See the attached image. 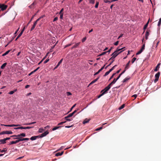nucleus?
<instances>
[{
  "label": "nucleus",
  "instance_id": "obj_1",
  "mask_svg": "<svg viewBox=\"0 0 161 161\" xmlns=\"http://www.w3.org/2000/svg\"><path fill=\"white\" fill-rule=\"evenodd\" d=\"M124 50H122V51H120L119 53L117 52V51H114L112 54L111 56H112V57L110 58L109 60L111 59L114 60V58L120 53H121Z\"/></svg>",
  "mask_w": 161,
  "mask_h": 161
},
{
  "label": "nucleus",
  "instance_id": "obj_2",
  "mask_svg": "<svg viewBox=\"0 0 161 161\" xmlns=\"http://www.w3.org/2000/svg\"><path fill=\"white\" fill-rule=\"evenodd\" d=\"M111 86L109 84L104 89L101 91V93L103 92L104 94L106 93L109 89L110 88Z\"/></svg>",
  "mask_w": 161,
  "mask_h": 161
},
{
  "label": "nucleus",
  "instance_id": "obj_3",
  "mask_svg": "<svg viewBox=\"0 0 161 161\" xmlns=\"http://www.w3.org/2000/svg\"><path fill=\"white\" fill-rule=\"evenodd\" d=\"M15 139H17V140H16L15 141L11 142L9 144L11 145L12 144H16L17 143L19 142L22 141L21 137H18L15 138Z\"/></svg>",
  "mask_w": 161,
  "mask_h": 161
},
{
  "label": "nucleus",
  "instance_id": "obj_4",
  "mask_svg": "<svg viewBox=\"0 0 161 161\" xmlns=\"http://www.w3.org/2000/svg\"><path fill=\"white\" fill-rule=\"evenodd\" d=\"M42 18V17H41L37 19L34 22V23L33 26H32V27H31V31H32V30H33L35 28L36 25L37 24V22L40 20V19H41Z\"/></svg>",
  "mask_w": 161,
  "mask_h": 161
},
{
  "label": "nucleus",
  "instance_id": "obj_5",
  "mask_svg": "<svg viewBox=\"0 0 161 161\" xmlns=\"http://www.w3.org/2000/svg\"><path fill=\"white\" fill-rule=\"evenodd\" d=\"M8 7V6L3 4L0 3V8L2 11H4Z\"/></svg>",
  "mask_w": 161,
  "mask_h": 161
},
{
  "label": "nucleus",
  "instance_id": "obj_6",
  "mask_svg": "<svg viewBox=\"0 0 161 161\" xmlns=\"http://www.w3.org/2000/svg\"><path fill=\"white\" fill-rule=\"evenodd\" d=\"M160 75V72H158L155 75V79L154 80V82H156L158 80L159 76Z\"/></svg>",
  "mask_w": 161,
  "mask_h": 161
},
{
  "label": "nucleus",
  "instance_id": "obj_7",
  "mask_svg": "<svg viewBox=\"0 0 161 161\" xmlns=\"http://www.w3.org/2000/svg\"><path fill=\"white\" fill-rule=\"evenodd\" d=\"M13 134V132L11 130L3 131L0 133V135L4 134Z\"/></svg>",
  "mask_w": 161,
  "mask_h": 161
},
{
  "label": "nucleus",
  "instance_id": "obj_8",
  "mask_svg": "<svg viewBox=\"0 0 161 161\" xmlns=\"http://www.w3.org/2000/svg\"><path fill=\"white\" fill-rule=\"evenodd\" d=\"M4 125L7 127H17L20 125Z\"/></svg>",
  "mask_w": 161,
  "mask_h": 161
},
{
  "label": "nucleus",
  "instance_id": "obj_9",
  "mask_svg": "<svg viewBox=\"0 0 161 161\" xmlns=\"http://www.w3.org/2000/svg\"><path fill=\"white\" fill-rule=\"evenodd\" d=\"M49 133V132L47 131L45 132L44 133H42V134H41V136H40V137H42L44 136H45L46 135H47Z\"/></svg>",
  "mask_w": 161,
  "mask_h": 161
},
{
  "label": "nucleus",
  "instance_id": "obj_10",
  "mask_svg": "<svg viewBox=\"0 0 161 161\" xmlns=\"http://www.w3.org/2000/svg\"><path fill=\"white\" fill-rule=\"evenodd\" d=\"M25 30V28H24V29L22 30L20 32V33L19 34L18 36H17L16 38L15 39V41H16L17 39L22 35L24 31Z\"/></svg>",
  "mask_w": 161,
  "mask_h": 161
},
{
  "label": "nucleus",
  "instance_id": "obj_11",
  "mask_svg": "<svg viewBox=\"0 0 161 161\" xmlns=\"http://www.w3.org/2000/svg\"><path fill=\"white\" fill-rule=\"evenodd\" d=\"M150 31V30H147V31L145 34V38L146 40H147L148 38V36L149 35V32Z\"/></svg>",
  "mask_w": 161,
  "mask_h": 161
},
{
  "label": "nucleus",
  "instance_id": "obj_12",
  "mask_svg": "<svg viewBox=\"0 0 161 161\" xmlns=\"http://www.w3.org/2000/svg\"><path fill=\"white\" fill-rule=\"evenodd\" d=\"M149 20H150V19H149L148 21L147 22V23L145 24V25H144V28L143 29L144 30L143 33L145 31V30L146 29V28H147V26L148 25V24L149 23Z\"/></svg>",
  "mask_w": 161,
  "mask_h": 161
},
{
  "label": "nucleus",
  "instance_id": "obj_13",
  "mask_svg": "<svg viewBox=\"0 0 161 161\" xmlns=\"http://www.w3.org/2000/svg\"><path fill=\"white\" fill-rule=\"evenodd\" d=\"M119 79L117 78L116 79L114 78L113 81L110 83L109 84L112 86L115 83V82H116V81Z\"/></svg>",
  "mask_w": 161,
  "mask_h": 161
},
{
  "label": "nucleus",
  "instance_id": "obj_14",
  "mask_svg": "<svg viewBox=\"0 0 161 161\" xmlns=\"http://www.w3.org/2000/svg\"><path fill=\"white\" fill-rule=\"evenodd\" d=\"M40 137V136H32L30 138V140H36L37 138H39Z\"/></svg>",
  "mask_w": 161,
  "mask_h": 161
},
{
  "label": "nucleus",
  "instance_id": "obj_15",
  "mask_svg": "<svg viewBox=\"0 0 161 161\" xmlns=\"http://www.w3.org/2000/svg\"><path fill=\"white\" fill-rule=\"evenodd\" d=\"M80 42H79L75 43L72 47L71 49H72L74 48H76L80 44Z\"/></svg>",
  "mask_w": 161,
  "mask_h": 161
},
{
  "label": "nucleus",
  "instance_id": "obj_16",
  "mask_svg": "<svg viewBox=\"0 0 161 161\" xmlns=\"http://www.w3.org/2000/svg\"><path fill=\"white\" fill-rule=\"evenodd\" d=\"M160 63H158L157 65V66H156L155 68L154 69V71H157L158 69L159 68H160Z\"/></svg>",
  "mask_w": 161,
  "mask_h": 161
},
{
  "label": "nucleus",
  "instance_id": "obj_17",
  "mask_svg": "<svg viewBox=\"0 0 161 161\" xmlns=\"http://www.w3.org/2000/svg\"><path fill=\"white\" fill-rule=\"evenodd\" d=\"M130 63V61H129L128 62V63L126 64V66L125 67V70H125V71H126V70L127 69L129 68V65Z\"/></svg>",
  "mask_w": 161,
  "mask_h": 161
},
{
  "label": "nucleus",
  "instance_id": "obj_18",
  "mask_svg": "<svg viewBox=\"0 0 161 161\" xmlns=\"http://www.w3.org/2000/svg\"><path fill=\"white\" fill-rule=\"evenodd\" d=\"M99 77H97V78L96 79H95L94 80H93L89 84V85L92 84H93V83H95L97 81V80H98V79H99Z\"/></svg>",
  "mask_w": 161,
  "mask_h": 161
},
{
  "label": "nucleus",
  "instance_id": "obj_19",
  "mask_svg": "<svg viewBox=\"0 0 161 161\" xmlns=\"http://www.w3.org/2000/svg\"><path fill=\"white\" fill-rule=\"evenodd\" d=\"M36 4V3L35 1L31 5L29 6L30 8H32L34 7V5Z\"/></svg>",
  "mask_w": 161,
  "mask_h": 161
},
{
  "label": "nucleus",
  "instance_id": "obj_20",
  "mask_svg": "<svg viewBox=\"0 0 161 161\" xmlns=\"http://www.w3.org/2000/svg\"><path fill=\"white\" fill-rule=\"evenodd\" d=\"M26 136L25 134V133H20L19 134L17 135V136L19 137L22 136V137H25Z\"/></svg>",
  "mask_w": 161,
  "mask_h": 161
},
{
  "label": "nucleus",
  "instance_id": "obj_21",
  "mask_svg": "<svg viewBox=\"0 0 161 161\" xmlns=\"http://www.w3.org/2000/svg\"><path fill=\"white\" fill-rule=\"evenodd\" d=\"M63 153H64V151H62L61 153L58 152L56 154L55 156H61L63 154Z\"/></svg>",
  "mask_w": 161,
  "mask_h": 161
},
{
  "label": "nucleus",
  "instance_id": "obj_22",
  "mask_svg": "<svg viewBox=\"0 0 161 161\" xmlns=\"http://www.w3.org/2000/svg\"><path fill=\"white\" fill-rule=\"evenodd\" d=\"M90 120V119H86L83 121V124H85L86 123H88Z\"/></svg>",
  "mask_w": 161,
  "mask_h": 161
},
{
  "label": "nucleus",
  "instance_id": "obj_23",
  "mask_svg": "<svg viewBox=\"0 0 161 161\" xmlns=\"http://www.w3.org/2000/svg\"><path fill=\"white\" fill-rule=\"evenodd\" d=\"M130 79V77H127L125 78V79H124L123 80V82H125L126 81H128V80H129Z\"/></svg>",
  "mask_w": 161,
  "mask_h": 161
},
{
  "label": "nucleus",
  "instance_id": "obj_24",
  "mask_svg": "<svg viewBox=\"0 0 161 161\" xmlns=\"http://www.w3.org/2000/svg\"><path fill=\"white\" fill-rule=\"evenodd\" d=\"M0 142H1L2 144H5L6 142L5 138L3 139L0 140Z\"/></svg>",
  "mask_w": 161,
  "mask_h": 161
},
{
  "label": "nucleus",
  "instance_id": "obj_25",
  "mask_svg": "<svg viewBox=\"0 0 161 161\" xmlns=\"http://www.w3.org/2000/svg\"><path fill=\"white\" fill-rule=\"evenodd\" d=\"M7 64V63H4L1 66V69H4L5 67L6 66V65Z\"/></svg>",
  "mask_w": 161,
  "mask_h": 161
},
{
  "label": "nucleus",
  "instance_id": "obj_26",
  "mask_svg": "<svg viewBox=\"0 0 161 161\" xmlns=\"http://www.w3.org/2000/svg\"><path fill=\"white\" fill-rule=\"evenodd\" d=\"M33 126H31V127L27 126V127H23V129H29L33 128Z\"/></svg>",
  "mask_w": 161,
  "mask_h": 161
},
{
  "label": "nucleus",
  "instance_id": "obj_27",
  "mask_svg": "<svg viewBox=\"0 0 161 161\" xmlns=\"http://www.w3.org/2000/svg\"><path fill=\"white\" fill-rule=\"evenodd\" d=\"M10 51H11V50H8V51H6L5 53H3L2 55V56H4L6 55H7V54H8L10 52Z\"/></svg>",
  "mask_w": 161,
  "mask_h": 161
},
{
  "label": "nucleus",
  "instance_id": "obj_28",
  "mask_svg": "<svg viewBox=\"0 0 161 161\" xmlns=\"http://www.w3.org/2000/svg\"><path fill=\"white\" fill-rule=\"evenodd\" d=\"M65 119L68 121H70L72 120V119H69V118H67V116L65 117L64 118Z\"/></svg>",
  "mask_w": 161,
  "mask_h": 161
},
{
  "label": "nucleus",
  "instance_id": "obj_29",
  "mask_svg": "<svg viewBox=\"0 0 161 161\" xmlns=\"http://www.w3.org/2000/svg\"><path fill=\"white\" fill-rule=\"evenodd\" d=\"M44 130L43 129V128H41L39 129L38 132L39 133H42L43 132V131H44Z\"/></svg>",
  "mask_w": 161,
  "mask_h": 161
},
{
  "label": "nucleus",
  "instance_id": "obj_30",
  "mask_svg": "<svg viewBox=\"0 0 161 161\" xmlns=\"http://www.w3.org/2000/svg\"><path fill=\"white\" fill-rule=\"evenodd\" d=\"M125 47H124L123 48H121L118 49V48H117V49H116V50L115 51H117V52L119 53V52L120 50H123V49L125 48Z\"/></svg>",
  "mask_w": 161,
  "mask_h": 161
},
{
  "label": "nucleus",
  "instance_id": "obj_31",
  "mask_svg": "<svg viewBox=\"0 0 161 161\" xmlns=\"http://www.w3.org/2000/svg\"><path fill=\"white\" fill-rule=\"evenodd\" d=\"M125 70H124L121 73H120L119 75V76L117 77L118 79H119V78L123 74L125 73Z\"/></svg>",
  "mask_w": 161,
  "mask_h": 161
},
{
  "label": "nucleus",
  "instance_id": "obj_32",
  "mask_svg": "<svg viewBox=\"0 0 161 161\" xmlns=\"http://www.w3.org/2000/svg\"><path fill=\"white\" fill-rule=\"evenodd\" d=\"M17 91V89H15L13 91H11L9 92L8 93L10 94H12Z\"/></svg>",
  "mask_w": 161,
  "mask_h": 161
},
{
  "label": "nucleus",
  "instance_id": "obj_33",
  "mask_svg": "<svg viewBox=\"0 0 161 161\" xmlns=\"http://www.w3.org/2000/svg\"><path fill=\"white\" fill-rule=\"evenodd\" d=\"M117 66V65H115L112 68H111V69H110L109 70V71L110 72H111Z\"/></svg>",
  "mask_w": 161,
  "mask_h": 161
},
{
  "label": "nucleus",
  "instance_id": "obj_34",
  "mask_svg": "<svg viewBox=\"0 0 161 161\" xmlns=\"http://www.w3.org/2000/svg\"><path fill=\"white\" fill-rule=\"evenodd\" d=\"M29 140V138H23L21 137V140H22V141H28Z\"/></svg>",
  "mask_w": 161,
  "mask_h": 161
},
{
  "label": "nucleus",
  "instance_id": "obj_35",
  "mask_svg": "<svg viewBox=\"0 0 161 161\" xmlns=\"http://www.w3.org/2000/svg\"><path fill=\"white\" fill-rule=\"evenodd\" d=\"M125 106V104H122L120 107H119V109L120 110V109H123V108H124Z\"/></svg>",
  "mask_w": 161,
  "mask_h": 161
},
{
  "label": "nucleus",
  "instance_id": "obj_36",
  "mask_svg": "<svg viewBox=\"0 0 161 161\" xmlns=\"http://www.w3.org/2000/svg\"><path fill=\"white\" fill-rule=\"evenodd\" d=\"M73 114L72 113H70V114H69L67 116V118H69V117H72V116H73Z\"/></svg>",
  "mask_w": 161,
  "mask_h": 161
},
{
  "label": "nucleus",
  "instance_id": "obj_37",
  "mask_svg": "<svg viewBox=\"0 0 161 161\" xmlns=\"http://www.w3.org/2000/svg\"><path fill=\"white\" fill-rule=\"evenodd\" d=\"M110 72L109 70L108 71H107V72L105 73V74L103 76H106L107 75H108Z\"/></svg>",
  "mask_w": 161,
  "mask_h": 161
},
{
  "label": "nucleus",
  "instance_id": "obj_38",
  "mask_svg": "<svg viewBox=\"0 0 161 161\" xmlns=\"http://www.w3.org/2000/svg\"><path fill=\"white\" fill-rule=\"evenodd\" d=\"M136 58H135V57L133 58L131 60V62H132V64L136 60Z\"/></svg>",
  "mask_w": 161,
  "mask_h": 161
},
{
  "label": "nucleus",
  "instance_id": "obj_39",
  "mask_svg": "<svg viewBox=\"0 0 161 161\" xmlns=\"http://www.w3.org/2000/svg\"><path fill=\"white\" fill-rule=\"evenodd\" d=\"M161 24V18H160L159 19V21H158V26H159Z\"/></svg>",
  "mask_w": 161,
  "mask_h": 161
},
{
  "label": "nucleus",
  "instance_id": "obj_40",
  "mask_svg": "<svg viewBox=\"0 0 161 161\" xmlns=\"http://www.w3.org/2000/svg\"><path fill=\"white\" fill-rule=\"evenodd\" d=\"M14 129L15 130H17V129H23V127L21 126V127H17V128H14Z\"/></svg>",
  "mask_w": 161,
  "mask_h": 161
},
{
  "label": "nucleus",
  "instance_id": "obj_41",
  "mask_svg": "<svg viewBox=\"0 0 161 161\" xmlns=\"http://www.w3.org/2000/svg\"><path fill=\"white\" fill-rule=\"evenodd\" d=\"M107 52H107V51L103 52L102 53H101V54H99L98 55V56H101L102 55H104Z\"/></svg>",
  "mask_w": 161,
  "mask_h": 161
},
{
  "label": "nucleus",
  "instance_id": "obj_42",
  "mask_svg": "<svg viewBox=\"0 0 161 161\" xmlns=\"http://www.w3.org/2000/svg\"><path fill=\"white\" fill-rule=\"evenodd\" d=\"M63 60V58L61 59L60 61L58 62V66H59V65L62 63V61Z\"/></svg>",
  "mask_w": 161,
  "mask_h": 161
},
{
  "label": "nucleus",
  "instance_id": "obj_43",
  "mask_svg": "<svg viewBox=\"0 0 161 161\" xmlns=\"http://www.w3.org/2000/svg\"><path fill=\"white\" fill-rule=\"evenodd\" d=\"M115 74L116 73H114L109 78V80L112 79L114 77V76L115 75Z\"/></svg>",
  "mask_w": 161,
  "mask_h": 161
},
{
  "label": "nucleus",
  "instance_id": "obj_44",
  "mask_svg": "<svg viewBox=\"0 0 161 161\" xmlns=\"http://www.w3.org/2000/svg\"><path fill=\"white\" fill-rule=\"evenodd\" d=\"M60 127V126H57V127H55L53 128V129L52 130H57V129H58L59 128V127Z\"/></svg>",
  "mask_w": 161,
  "mask_h": 161
},
{
  "label": "nucleus",
  "instance_id": "obj_45",
  "mask_svg": "<svg viewBox=\"0 0 161 161\" xmlns=\"http://www.w3.org/2000/svg\"><path fill=\"white\" fill-rule=\"evenodd\" d=\"M98 5H99V2H97L96 3V5H95V8H98Z\"/></svg>",
  "mask_w": 161,
  "mask_h": 161
},
{
  "label": "nucleus",
  "instance_id": "obj_46",
  "mask_svg": "<svg viewBox=\"0 0 161 161\" xmlns=\"http://www.w3.org/2000/svg\"><path fill=\"white\" fill-rule=\"evenodd\" d=\"M76 105V104H75L74 105H73V106L71 108V109H70V111L69 112L71 111L72 110L73 108L75 107V106Z\"/></svg>",
  "mask_w": 161,
  "mask_h": 161
},
{
  "label": "nucleus",
  "instance_id": "obj_47",
  "mask_svg": "<svg viewBox=\"0 0 161 161\" xmlns=\"http://www.w3.org/2000/svg\"><path fill=\"white\" fill-rule=\"evenodd\" d=\"M103 128V127H99V128H97L96 130H97V131H98V130H99L101 129H102Z\"/></svg>",
  "mask_w": 161,
  "mask_h": 161
},
{
  "label": "nucleus",
  "instance_id": "obj_48",
  "mask_svg": "<svg viewBox=\"0 0 161 161\" xmlns=\"http://www.w3.org/2000/svg\"><path fill=\"white\" fill-rule=\"evenodd\" d=\"M101 93H102L100 95L98 96V97H97L98 98H99L102 96L104 95V94L103 92H102Z\"/></svg>",
  "mask_w": 161,
  "mask_h": 161
},
{
  "label": "nucleus",
  "instance_id": "obj_49",
  "mask_svg": "<svg viewBox=\"0 0 161 161\" xmlns=\"http://www.w3.org/2000/svg\"><path fill=\"white\" fill-rule=\"evenodd\" d=\"M64 10V9L63 8H62L60 11V12H59V14H63V12Z\"/></svg>",
  "mask_w": 161,
  "mask_h": 161
},
{
  "label": "nucleus",
  "instance_id": "obj_50",
  "mask_svg": "<svg viewBox=\"0 0 161 161\" xmlns=\"http://www.w3.org/2000/svg\"><path fill=\"white\" fill-rule=\"evenodd\" d=\"M66 122V121H64V122H61L60 123H59L58 125H62L63 124H64V123H65Z\"/></svg>",
  "mask_w": 161,
  "mask_h": 161
},
{
  "label": "nucleus",
  "instance_id": "obj_51",
  "mask_svg": "<svg viewBox=\"0 0 161 161\" xmlns=\"http://www.w3.org/2000/svg\"><path fill=\"white\" fill-rule=\"evenodd\" d=\"M58 19V18L57 17H55L53 20V22H54V21H56V20H57Z\"/></svg>",
  "mask_w": 161,
  "mask_h": 161
},
{
  "label": "nucleus",
  "instance_id": "obj_52",
  "mask_svg": "<svg viewBox=\"0 0 161 161\" xmlns=\"http://www.w3.org/2000/svg\"><path fill=\"white\" fill-rule=\"evenodd\" d=\"M72 43H70V44H67V45H66L65 47H65H68L70 46H71V45H72Z\"/></svg>",
  "mask_w": 161,
  "mask_h": 161
},
{
  "label": "nucleus",
  "instance_id": "obj_53",
  "mask_svg": "<svg viewBox=\"0 0 161 161\" xmlns=\"http://www.w3.org/2000/svg\"><path fill=\"white\" fill-rule=\"evenodd\" d=\"M86 37H85L82 40V42H85L86 40Z\"/></svg>",
  "mask_w": 161,
  "mask_h": 161
},
{
  "label": "nucleus",
  "instance_id": "obj_54",
  "mask_svg": "<svg viewBox=\"0 0 161 161\" xmlns=\"http://www.w3.org/2000/svg\"><path fill=\"white\" fill-rule=\"evenodd\" d=\"M119 41H117L116 42L114 43V45H115V46H117L118 43H119Z\"/></svg>",
  "mask_w": 161,
  "mask_h": 161
},
{
  "label": "nucleus",
  "instance_id": "obj_55",
  "mask_svg": "<svg viewBox=\"0 0 161 161\" xmlns=\"http://www.w3.org/2000/svg\"><path fill=\"white\" fill-rule=\"evenodd\" d=\"M49 60V59H47L44 62V64H46L47 63Z\"/></svg>",
  "mask_w": 161,
  "mask_h": 161
},
{
  "label": "nucleus",
  "instance_id": "obj_56",
  "mask_svg": "<svg viewBox=\"0 0 161 161\" xmlns=\"http://www.w3.org/2000/svg\"><path fill=\"white\" fill-rule=\"evenodd\" d=\"M145 44L144 43V44H143V45H142L141 48H142V49H143V50H144L145 49Z\"/></svg>",
  "mask_w": 161,
  "mask_h": 161
},
{
  "label": "nucleus",
  "instance_id": "obj_57",
  "mask_svg": "<svg viewBox=\"0 0 161 161\" xmlns=\"http://www.w3.org/2000/svg\"><path fill=\"white\" fill-rule=\"evenodd\" d=\"M142 52L139 50L136 53V55H139L142 53Z\"/></svg>",
  "mask_w": 161,
  "mask_h": 161
},
{
  "label": "nucleus",
  "instance_id": "obj_58",
  "mask_svg": "<svg viewBox=\"0 0 161 161\" xmlns=\"http://www.w3.org/2000/svg\"><path fill=\"white\" fill-rule=\"evenodd\" d=\"M67 96H69L71 95V93L69 92H67Z\"/></svg>",
  "mask_w": 161,
  "mask_h": 161
},
{
  "label": "nucleus",
  "instance_id": "obj_59",
  "mask_svg": "<svg viewBox=\"0 0 161 161\" xmlns=\"http://www.w3.org/2000/svg\"><path fill=\"white\" fill-rule=\"evenodd\" d=\"M137 97V95L136 94H134L132 96V97H135V98H136Z\"/></svg>",
  "mask_w": 161,
  "mask_h": 161
},
{
  "label": "nucleus",
  "instance_id": "obj_60",
  "mask_svg": "<svg viewBox=\"0 0 161 161\" xmlns=\"http://www.w3.org/2000/svg\"><path fill=\"white\" fill-rule=\"evenodd\" d=\"M63 14H60V19H62L63 18Z\"/></svg>",
  "mask_w": 161,
  "mask_h": 161
},
{
  "label": "nucleus",
  "instance_id": "obj_61",
  "mask_svg": "<svg viewBox=\"0 0 161 161\" xmlns=\"http://www.w3.org/2000/svg\"><path fill=\"white\" fill-rule=\"evenodd\" d=\"M31 124H32V122H31L30 123H26V124H25V125H31Z\"/></svg>",
  "mask_w": 161,
  "mask_h": 161
},
{
  "label": "nucleus",
  "instance_id": "obj_62",
  "mask_svg": "<svg viewBox=\"0 0 161 161\" xmlns=\"http://www.w3.org/2000/svg\"><path fill=\"white\" fill-rule=\"evenodd\" d=\"M100 72L98 70L97 72L95 73L94 75H97L100 73Z\"/></svg>",
  "mask_w": 161,
  "mask_h": 161
},
{
  "label": "nucleus",
  "instance_id": "obj_63",
  "mask_svg": "<svg viewBox=\"0 0 161 161\" xmlns=\"http://www.w3.org/2000/svg\"><path fill=\"white\" fill-rule=\"evenodd\" d=\"M123 36V34H120V35L118 37V39H119V38H120V37H122Z\"/></svg>",
  "mask_w": 161,
  "mask_h": 161
},
{
  "label": "nucleus",
  "instance_id": "obj_64",
  "mask_svg": "<svg viewBox=\"0 0 161 161\" xmlns=\"http://www.w3.org/2000/svg\"><path fill=\"white\" fill-rule=\"evenodd\" d=\"M112 49V47H111L110 49H109L108 51H107V52H108V53H109Z\"/></svg>",
  "mask_w": 161,
  "mask_h": 161
}]
</instances>
